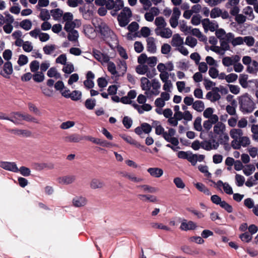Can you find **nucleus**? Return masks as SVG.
I'll return each instance as SVG.
<instances>
[{
  "label": "nucleus",
  "instance_id": "obj_46",
  "mask_svg": "<svg viewBox=\"0 0 258 258\" xmlns=\"http://www.w3.org/2000/svg\"><path fill=\"white\" fill-rule=\"evenodd\" d=\"M255 168L253 165H247L243 170L244 174L246 176H249L255 171Z\"/></svg>",
  "mask_w": 258,
  "mask_h": 258
},
{
  "label": "nucleus",
  "instance_id": "obj_54",
  "mask_svg": "<svg viewBox=\"0 0 258 258\" xmlns=\"http://www.w3.org/2000/svg\"><path fill=\"white\" fill-rule=\"evenodd\" d=\"M117 68L122 74H124L127 70V65L125 61L119 60L117 62Z\"/></svg>",
  "mask_w": 258,
  "mask_h": 258
},
{
  "label": "nucleus",
  "instance_id": "obj_18",
  "mask_svg": "<svg viewBox=\"0 0 258 258\" xmlns=\"http://www.w3.org/2000/svg\"><path fill=\"white\" fill-rule=\"evenodd\" d=\"M87 204V199L82 196H75L72 200L73 205L77 208L83 207Z\"/></svg>",
  "mask_w": 258,
  "mask_h": 258
},
{
  "label": "nucleus",
  "instance_id": "obj_26",
  "mask_svg": "<svg viewBox=\"0 0 258 258\" xmlns=\"http://www.w3.org/2000/svg\"><path fill=\"white\" fill-rule=\"evenodd\" d=\"M147 171L151 176L155 178H159L163 174V170L158 167L149 168Z\"/></svg>",
  "mask_w": 258,
  "mask_h": 258
},
{
  "label": "nucleus",
  "instance_id": "obj_3",
  "mask_svg": "<svg viewBox=\"0 0 258 258\" xmlns=\"http://www.w3.org/2000/svg\"><path fill=\"white\" fill-rule=\"evenodd\" d=\"M95 28L105 40L109 37L112 39L116 37L108 26L101 20L98 22V25L95 26Z\"/></svg>",
  "mask_w": 258,
  "mask_h": 258
},
{
  "label": "nucleus",
  "instance_id": "obj_13",
  "mask_svg": "<svg viewBox=\"0 0 258 258\" xmlns=\"http://www.w3.org/2000/svg\"><path fill=\"white\" fill-rule=\"evenodd\" d=\"M0 167L9 171L18 172V168L16 163L14 162L0 161Z\"/></svg>",
  "mask_w": 258,
  "mask_h": 258
},
{
  "label": "nucleus",
  "instance_id": "obj_50",
  "mask_svg": "<svg viewBox=\"0 0 258 258\" xmlns=\"http://www.w3.org/2000/svg\"><path fill=\"white\" fill-rule=\"evenodd\" d=\"M185 43L191 48H194L197 44V39L191 36H187L186 38Z\"/></svg>",
  "mask_w": 258,
  "mask_h": 258
},
{
  "label": "nucleus",
  "instance_id": "obj_64",
  "mask_svg": "<svg viewBox=\"0 0 258 258\" xmlns=\"http://www.w3.org/2000/svg\"><path fill=\"white\" fill-rule=\"evenodd\" d=\"M220 207L224 209L228 213H231L233 212V207L225 201H223L220 205Z\"/></svg>",
  "mask_w": 258,
  "mask_h": 258
},
{
  "label": "nucleus",
  "instance_id": "obj_41",
  "mask_svg": "<svg viewBox=\"0 0 258 258\" xmlns=\"http://www.w3.org/2000/svg\"><path fill=\"white\" fill-rule=\"evenodd\" d=\"M154 23L155 25L157 26L156 29H160L163 27H165L167 25V23L163 17H156Z\"/></svg>",
  "mask_w": 258,
  "mask_h": 258
},
{
  "label": "nucleus",
  "instance_id": "obj_12",
  "mask_svg": "<svg viewBox=\"0 0 258 258\" xmlns=\"http://www.w3.org/2000/svg\"><path fill=\"white\" fill-rule=\"evenodd\" d=\"M231 138L233 139L231 143V147L236 144L237 141L243 136V133L241 129L234 128L229 132Z\"/></svg>",
  "mask_w": 258,
  "mask_h": 258
},
{
  "label": "nucleus",
  "instance_id": "obj_51",
  "mask_svg": "<svg viewBox=\"0 0 258 258\" xmlns=\"http://www.w3.org/2000/svg\"><path fill=\"white\" fill-rule=\"evenodd\" d=\"M33 80L37 83L42 82L44 79V75L41 72H37L33 75Z\"/></svg>",
  "mask_w": 258,
  "mask_h": 258
},
{
  "label": "nucleus",
  "instance_id": "obj_4",
  "mask_svg": "<svg viewBox=\"0 0 258 258\" xmlns=\"http://www.w3.org/2000/svg\"><path fill=\"white\" fill-rule=\"evenodd\" d=\"M124 6L123 0H107L106 2V7L110 10V14L112 16H116L119 10L122 9Z\"/></svg>",
  "mask_w": 258,
  "mask_h": 258
},
{
  "label": "nucleus",
  "instance_id": "obj_47",
  "mask_svg": "<svg viewBox=\"0 0 258 258\" xmlns=\"http://www.w3.org/2000/svg\"><path fill=\"white\" fill-rule=\"evenodd\" d=\"M39 17L42 21H47L50 18V16L48 10L43 9L41 10Z\"/></svg>",
  "mask_w": 258,
  "mask_h": 258
},
{
  "label": "nucleus",
  "instance_id": "obj_19",
  "mask_svg": "<svg viewBox=\"0 0 258 258\" xmlns=\"http://www.w3.org/2000/svg\"><path fill=\"white\" fill-rule=\"evenodd\" d=\"M155 32L157 35L165 38H169L172 35L171 29L169 28H166V27L160 29H155Z\"/></svg>",
  "mask_w": 258,
  "mask_h": 258
},
{
  "label": "nucleus",
  "instance_id": "obj_28",
  "mask_svg": "<svg viewBox=\"0 0 258 258\" xmlns=\"http://www.w3.org/2000/svg\"><path fill=\"white\" fill-rule=\"evenodd\" d=\"M81 25V22L78 19H75L70 22L66 23V31H68L71 30H75V28H79Z\"/></svg>",
  "mask_w": 258,
  "mask_h": 258
},
{
  "label": "nucleus",
  "instance_id": "obj_38",
  "mask_svg": "<svg viewBox=\"0 0 258 258\" xmlns=\"http://www.w3.org/2000/svg\"><path fill=\"white\" fill-rule=\"evenodd\" d=\"M82 93L81 91L75 90L71 93L66 94V98H71L74 101H78L81 99Z\"/></svg>",
  "mask_w": 258,
  "mask_h": 258
},
{
  "label": "nucleus",
  "instance_id": "obj_25",
  "mask_svg": "<svg viewBox=\"0 0 258 258\" xmlns=\"http://www.w3.org/2000/svg\"><path fill=\"white\" fill-rule=\"evenodd\" d=\"M151 82L145 77H142L141 79V87L142 90H144L145 95L147 96L149 89L151 88Z\"/></svg>",
  "mask_w": 258,
  "mask_h": 258
},
{
  "label": "nucleus",
  "instance_id": "obj_5",
  "mask_svg": "<svg viewBox=\"0 0 258 258\" xmlns=\"http://www.w3.org/2000/svg\"><path fill=\"white\" fill-rule=\"evenodd\" d=\"M132 16V12L130 8L124 7L117 16L119 25L121 27L126 26L130 22V18Z\"/></svg>",
  "mask_w": 258,
  "mask_h": 258
},
{
  "label": "nucleus",
  "instance_id": "obj_1",
  "mask_svg": "<svg viewBox=\"0 0 258 258\" xmlns=\"http://www.w3.org/2000/svg\"><path fill=\"white\" fill-rule=\"evenodd\" d=\"M213 134L219 144L224 145L225 149L227 146H229V137L226 132V126L223 123L218 122L215 124L213 127Z\"/></svg>",
  "mask_w": 258,
  "mask_h": 258
},
{
  "label": "nucleus",
  "instance_id": "obj_6",
  "mask_svg": "<svg viewBox=\"0 0 258 258\" xmlns=\"http://www.w3.org/2000/svg\"><path fill=\"white\" fill-rule=\"evenodd\" d=\"M138 62L140 64H147L150 67H154L157 62V58L156 56L148 57L145 53L141 54L138 58Z\"/></svg>",
  "mask_w": 258,
  "mask_h": 258
},
{
  "label": "nucleus",
  "instance_id": "obj_23",
  "mask_svg": "<svg viewBox=\"0 0 258 258\" xmlns=\"http://www.w3.org/2000/svg\"><path fill=\"white\" fill-rule=\"evenodd\" d=\"M147 51L152 53H155L157 50L155 39L152 37H148L147 39Z\"/></svg>",
  "mask_w": 258,
  "mask_h": 258
},
{
  "label": "nucleus",
  "instance_id": "obj_36",
  "mask_svg": "<svg viewBox=\"0 0 258 258\" xmlns=\"http://www.w3.org/2000/svg\"><path fill=\"white\" fill-rule=\"evenodd\" d=\"M196 227V224L192 221H189L187 223L182 222L180 225V228L185 231L192 230Z\"/></svg>",
  "mask_w": 258,
  "mask_h": 258
},
{
  "label": "nucleus",
  "instance_id": "obj_52",
  "mask_svg": "<svg viewBox=\"0 0 258 258\" xmlns=\"http://www.w3.org/2000/svg\"><path fill=\"white\" fill-rule=\"evenodd\" d=\"M54 88L56 90L60 91L62 96L64 97V91H63L64 85L63 82L62 81H58L54 84Z\"/></svg>",
  "mask_w": 258,
  "mask_h": 258
},
{
  "label": "nucleus",
  "instance_id": "obj_59",
  "mask_svg": "<svg viewBox=\"0 0 258 258\" xmlns=\"http://www.w3.org/2000/svg\"><path fill=\"white\" fill-rule=\"evenodd\" d=\"M239 238L243 242L248 243L251 240L252 236L248 232H246L240 235Z\"/></svg>",
  "mask_w": 258,
  "mask_h": 258
},
{
  "label": "nucleus",
  "instance_id": "obj_48",
  "mask_svg": "<svg viewBox=\"0 0 258 258\" xmlns=\"http://www.w3.org/2000/svg\"><path fill=\"white\" fill-rule=\"evenodd\" d=\"M243 44L245 43L247 46L251 47L254 45L255 39L251 36H247L243 37Z\"/></svg>",
  "mask_w": 258,
  "mask_h": 258
},
{
  "label": "nucleus",
  "instance_id": "obj_53",
  "mask_svg": "<svg viewBox=\"0 0 258 258\" xmlns=\"http://www.w3.org/2000/svg\"><path fill=\"white\" fill-rule=\"evenodd\" d=\"M11 132L16 135H22L26 137H29L31 135V132L26 130H12Z\"/></svg>",
  "mask_w": 258,
  "mask_h": 258
},
{
  "label": "nucleus",
  "instance_id": "obj_34",
  "mask_svg": "<svg viewBox=\"0 0 258 258\" xmlns=\"http://www.w3.org/2000/svg\"><path fill=\"white\" fill-rule=\"evenodd\" d=\"M246 71L249 74H256L258 71V62L256 60H252L247 66Z\"/></svg>",
  "mask_w": 258,
  "mask_h": 258
},
{
  "label": "nucleus",
  "instance_id": "obj_17",
  "mask_svg": "<svg viewBox=\"0 0 258 258\" xmlns=\"http://www.w3.org/2000/svg\"><path fill=\"white\" fill-rule=\"evenodd\" d=\"M148 10L149 11L145 14V19L148 22H152L154 20V17L159 14V10L157 7H152L150 9H149Z\"/></svg>",
  "mask_w": 258,
  "mask_h": 258
},
{
  "label": "nucleus",
  "instance_id": "obj_49",
  "mask_svg": "<svg viewBox=\"0 0 258 258\" xmlns=\"http://www.w3.org/2000/svg\"><path fill=\"white\" fill-rule=\"evenodd\" d=\"M156 125L155 127V133L157 135H162L163 136L164 133H165L164 128L159 124V122L155 121L153 122V125Z\"/></svg>",
  "mask_w": 258,
  "mask_h": 258
},
{
  "label": "nucleus",
  "instance_id": "obj_62",
  "mask_svg": "<svg viewBox=\"0 0 258 258\" xmlns=\"http://www.w3.org/2000/svg\"><path fill=\"white\" fill-rule=\"evenodd\" d=\"M18 172H20L21 174L24 176H28L31 174L30 169L25 166H22L18 168Z\"/></svg>",
  "mask_w": 258,
  "mask_h": 258
},
{
  "label": "nucleus",
  "instance_id": "obj_56",
  "mask_svg": "<svg viewBox=\"0 0 258 258\" xmlns=\"http://www.w3.org/2000/svg\"><path fill=\"white\" fill-rule=\"evenodd\" d=\"M202 118L201 117H197L194 122V126L195 130L201 132L202 131V126L201 124Z\"/></svg>",
  "mask_w": 258,
  "mask_h": 258
},
{
  "label": "nucleus",
  "instance_id": "obj_31",
  "mask_svg": "<svg viewBox=\"0 0 258 258\" xmlns=\"http://www.w3.org/2000/svg\"><path fill=\"white\" fill-rule=\"evenodd\" d=\"M16 115L19 117H22L24 120L32 122L34 123H38V120L35 117L32 116L31 115L28 114H22L19 112H15L14 113Z\"/></svg>",
  "mask_w": 258,
  "mask_h": 258
},
{
  "label": "nucleus",
  "instance_id": "obj_39",
  "mask_svg": "<svg viewBox=\"0 0 258 258\" xmlns=\"http://www.w3.org/2000/svg\"><path fill=\"white\" fill-rule=\"evenodd\" d=\"M47 75L49 78L54 77L56 79H60L61 78V75L57 71L56 68H50L47 73Z\"/></svg>",
  "mask_w": 258,
  "mask_h": 258
},
{
  "label": "nucleus",
  "instance_id": "obj_43",
  "mask_svg": "<svg viewBox=\"0 0 258 258\" xmlns=\"http://www.w3.org/2000/svg\"><path fill=\"white\" fill-rule=\"evenodd\" d=\"M32 25V22L29 19L23 20L19 23L20 27L26 31L29 30L31 28Z\"/></svg>",
  "mask_w": 258,
  "mask_h": 258
},
{
  "label": "nucleus",
  "instance_id": "obj_60",
  "mask_svg": "<svg viewBox=\"0 0 258 258\" xmlns=\"http://www.w3.org/2000/svg\"><path fill=\"white\" fill-rule=\"evenodd\" d=\"M28 62V57L24 54H21L19 56L17 63L19 66H23L27 64Z\"/></svg>",
  "mask_w": 258,
  "mask_h": 258
},
{
  "label": "nucleus",
  "instance_id": "obj_16",
  "mask_svg": "<svg viewBox=\"0 0 258 258\" xmlns=\"http://www.w3.org/2000/svg\"><path fill=\"white\" fill-rule=\"evenodd\" d=\"M218 147L219 143L215 140L202 142V148L207 151H210L213 149L216 150Z\"/></svg>",
  "mask_w": 258,
  "mask_h": 258
},
{
  "label": "nucleus",
  "instance_id": "obj_24",
  "mask_svg": "<svg viewBox=\"0 0 258 258\" xmlns=\"http://www.w3.org/2000/svg\"><path fill=\"white\" fill-rule=\"evenodd\" d=\"M183 38L179 34H175L173 35L171 41V44L173 47H175L176 48L183 45Z\"/></svg>",
  "mask_w": 258,
  "mask_h": 258
},
{
  "label": "nucleus",
  "instance_id": "obj_35",
  "mask_svg": "<svg viewBox=\"0 0 258 258\" xmlns=\"http://www.w3.org/2000/svg\"><path fill=\"white\" fill-rule=\"evenodd\" d=\"M121 137L127 143L135 145L136 147L138 148L143 147V146L137 141L134 140L131 137L129 136H127L125 135H122L121 136Z\"/></svg>",
  "mask_w": 258,
  "mask_h": 258
},
{
  "label": "nucleus",
  "instance_id": "obj_29",
  "mask_svg": "<svg viewBox=\"0 0 258 258\" xmlns=\"http://www.w3.org/2000/svg\"><path fill=\"white\" fill-rule=\"evenodd\" d=\"M67 32H68V39L72 42H75L77 43V44H75V45L79 46V42L78 41V39L79 37L78 32L76 30H71L70 31H68Z\"/></svg>",
  "mask_w": 258,
  "mask_h": 258
},
{
  "label": "nucleus",
  "instance_id": "obj_14",
  "mask_svg": "<svg viewBox=\"0 0 258 258\" xmlns=\"http://www.w3.org/2000/svg\"><path fill=\"white\" fill-rule=\"evenodd\" d=\"M218 87H213L211 91L208 92L206 96V98L212 102L218 101L221 98V95L218 92Z\"/></svg>",
  "mask_w": 258,
  "mask_h": 258
},
{
  "label": "nucleus",
  "instance_id": "obj_9",
  "mask_svg": "<svg viewBox=\"0 0 258 258\" xmlns=\"http://www.w3.org/2000/svg\"><path fill=\"white\" fill-rule=\"evenodd\" d=\"M92 53L95 58L102 64L106 63L110 60V57L107 54L102 53L100 50L93 49Z\"/></svg>",
  "mask_w": 258,
  "mask_h": 258
},
{
  "label": "nucleus",
  "instance_id": "obj_42",
  "mask_svg": "<svg viewBox=\"0 0 258 258\" xmlns=\"http://www.w3.org/2000/svg\"><path fill=\"white\" fill-rule=\"evenodd\" d=\"M3 71L5 74L7 75L12 74L13 72V65L11 61H6L4 63L3 66Z\"/></svg>",
  "mask_w": 258,
  "mask_h": 258
},
{
  "label": "nucleus",
  "instance_id": "obj_15",
  "mask_svg": "<svg viewBox=\"0 0 258 258\" xmlns=\"http://www.w3.org/2000/svg\"><path fill=\"white\" fill-rule=\"evenodd\" d=\"M250 139L247 136H242L232 147L234 149H240L241 147H247L250 144Z\"/></svg>",
  "mask_w": 258,
  "mask_h": 258
},
{
  "label": "nucleus",
  "instance_id": "obj_21",
  "mask_svg": "<svg viewBox=\"0 0 258 258\" xmlns=\"http://www.w3.org/2000/svg\"><path fill=\"white\" fill-rule=\"evenodd\" d=\"M216 185V187L220 189L221 187H223L224 192L228 195H232L233 194L232 188L227 182H223L221 180H218L217 182H213Z\"/></svg>",
  "mask_w": 258,
  "mask_h": 258
},
{
  "label": "nucleus",
  "instance_id": "obj_11",
  "mask_svg": "<svg viewBox=\"0 0 258 258\" xmlns=\"http://www.w3.org/2000/svg\"><path fill=\"white\" fill-rule=\"evenodd\" d=\"M152 131V126L147 123H143L140 126L135 129L136 134L140 136L141 138H143V133L149 134Z\"/></svg>",
  "mask_w": 258,
  "mask_h": 258
},
{
  "label": "nucleus",
  "instance_id": "obj_20",
  "mask_svg": "<svg viewBox=\"0 0 258 258\" xmlns=\"http://www.w3.org/2000/svg\"><path fill=\"white\" fill-rule=\"evenodd\" d=\"M228 41H230L233 46L243 44V37L239 36L234 37V35L231 32H229L227 36Z\"/></svg>",
  "mask_w": 258,
  "mask_h": 258
},
{
  "label": "nucleus",
  "instance_id": "obj_37",
  "mask_svg": "<svg viewBox=\"0 0 258 258\" xmlns=\"http://www.w3.org/2000/svg\"><path fill=\"white\" fill-rule=\"evenodd\" d=\"M215 34L216 37L219 39L220 41L224 39H226L228 41L227 36L228 35L229 33H226L223 29L217 28L215 31Z\"/></svg>",
  "mask_w": 258,
  "mask_h": 258
},
{
  "label": "nucleus",
  "instance_id": "obj_27",
  "mask_svg": "<svg viewBox=\"0 0 258 258\" xmlns=\"http://www.w3.org/2000/svg\"><path fill=\"white\" fill-rule=\"evenodd\" d=\"M50 13L54 20H58L62 17V23L64 22V15H63V11L58 8L51 10Z\"/></svg>",
  "mask_w": 258,
  "mask_h": 258
},
{
  "label": "nucleus",
  "instance_id": "obj_2",
  "mask_svg": "<svg viewBox=\"0 0 258 258\" xmlns=\"http://www.w3.org/2000/svg\"><path fill=\"white\" fill-rule=\"evenodd\" d=\"M239 104L241 110L244 113H251L255 108L254 102L248 94L239 97Z\"/></svg>",
  "mask_w": 258,
  "mask_h": 258
},
{
  "label": "nucleus",
  "instance_id": "obj_44",
  "mask_svg": "<svg viewBox=\"0 0 258 258\" xmlns=\"http://www.w3.org/2000/svg\"><path fill=\"white\" fill-rule=\"evenodd\" d=\"M136 72L138 74L140 75H144L147 73L149 70V67L145 64H140L136 67Z\"/></svg>",
  "mask_w": 258,
  "mask_h": 258
},
{
  "label": "nucleus",
  "instance_id": "obj_32",
  "mask_svg": "<svg viewBox=\"0 0 258 258\" xmlns=\"http://www.w3.org/2000/svg\"><path fill=\"white\" fill-rule=\"evenodd\" d=\"M105 185L104 182L100 179L94 178L90 182V186L92 189L102 188Z\"/></svg>",
  "mask_w": 258,
  "mask_h": 258
},
{
  "label": "nucleus",
  "instance_id": "obj_22",
  "mask_svg": "<svg viewBox=\"0 0 258 258\" xmlns=\"http://www.w3.org/2000/svg\"><path fill=\"white\" fill-rule=\"evenodd\" d=\"M120 174L122 177L126 178L131 181L134 182H140L143 180L142 178L136 176L134 173L127 172L126 171L120 172Z\"/></svg>",
  "mask_w": 258,
  "mask_h": 258
},
{
  "label": "nucleus",
  "instance_id": "obj_30",
  "mask_svg": "<svg viewBox=\"0 0 258 258\" xmlns=\"http://www.w3.org/2000/svg\"><path fill=\"white\" fill-rule=\"evenodd\" d=\"M142 105H140L137 104H134V107L138 110V112L140 114L144 113V111H149L152 108V106L149 104H142Z\"/></svg>",
  "mask_w": 258,
  "mask_h": 258
},
{
  "label": "nucleus",
  "instance_id": "obj_8",
  "mask_svg": "<svg viewBox=\"0 0 258 258\" xmlns=\"http://www.w3.org/2000/svg\"><path fill=\"white\" fill-rule=\"evenodd\" d=\"M202 24L206 32L209 30L214 32L218 28V24L216 21H210L208 18L203 19Z\"/></svg>",
  "mask_w": 258,
  "mask_h": 258
},
{
  "label": "nucleus",
  "instance_id": "obj_33",
  "mask_svg": "<svg viewBox=\"0 0 258 258\" xmlns=\"http://www.w3.org/2000/svg\"><path fill=\"white\" fill-rule=\"evenodd\" d=\"M242 13L246 16V19L248 20H252L254 18V15L253 12V8L250 6L245 7L243 10Z\"/></svg>",
  "mask_w": 258,
  "mask_h": 258
},
{
  "label": "nucleus",
  "instance_id": "obj_40",
  "mask_svg": "<svg viewBox=\"0 0 258 258\" xmlns=\"http://www.w3.org/2000/svg\"><path fill=\"white\" fill-rule=\"evenodd\" d=\"M192 108L198 112H202L205 108L204 103L201 100L194 101Z\"/></svg>",
  "mask_w": 258,
  "mask_h": 258
},
{
  "label": "nucleus",
  "instance_id": "obj_45",
  "mask_svg": "<svg viewBox=\"0 0 258 258\" xmlns=\"http://www.w3.org/2000/svg\"><path fill=\"white\" fill-rule=\"evenodd\" d=\"M107 63V69L108 71L113 76H116L117 75V71H116V67L115 63L112 61L106 62Z\"/></svg>",
  "mask_w": 258,
  "mask_h": 258
},
{
  "label": "nucleus",
  "instance_id": "obj_58",
  "mask_svg": "<svg viewBox=\"0 0 258 258\" xmlns=\"http://www.w3.org/2000/svg\"><path fill=\"white\" fill-rule=\"evenodd\" d=\"M221 10L218 7L212 9L210 12V17L212 19L219 17L221 14Z\"/></svg>",
  "mask_w": 258,
  "mask_h": 258
},
{
  "label": "nucleus",
  "instance_id": "obj_61",
  "mask_svg": "<svg viewBox=\"0 0 258 258\" xmlns=\"http://www.w3.org/2000/svg\"><path fill=\"white\" fill-rule=\"evenodd\" d=\"M251 131L252 133V139L255 141L258 142V125L253 124L251 127Z\"/></svg>",
  "mask_w": 258,
  "mask_h": 258
},
{
  "label": "nucleus",
  "instance_id": "obj_55",
  "mask_svg": "<svg viewBox=\"0 0 258 258\" xmlns=\"http://www.w3.org/2000/svg\"><path fill=\"white\" fill-rule=\"evenodd\" d=\"M138 196L140 200L143 201H149L151 202H156L157 201V198L153 196L139 195Z\"/></svg>",
  "mask_w": 258,
  "mask_h": 258
},
{
  "label": "nucleus",
  "instance_id": "obj_10",
  "mask_svg": "<svg viewBox=\"0 0 258 258\" xmlns=\"http://www.w3.org/2000/svg\"><path fill=\"white\" fill-rule=\"evenodd\" d=\"M151 87L149 89V93L147 96V97H151L152 96H157L160 93V89L161 87V84L159 81L156 79H153L151 81Z\"/></svg>",
  "mask_w": 258,
  "mask_h": 258
},
{
  "label": "nucleus",
  "instance_id": "obj_7",
  "mask_svg": "<svg viewBox=\"0 0 258 258\" xmlns=\"http://www.w3.org/2000/svg\"><path fill=\"white\" fill-rule=\"evenodd\" d=\"M175 130L172 128L168 130V132H165L162 136L163 138L168 142L170 143L174 146H177L179 144L178 139L174 137L175 134Z\"/></svg>",
  "mask_w": 258,
  "mask_h": 258
},
{
  "label": "nucleus",
  "instance_id": "obj_63",
  "mask_svg": "<svg viewBox=\"0 0 258 258\" xmlns=\"http://www.w3.org/2000/svg\"><path fill=\"white\" fill-rule=\"evenodd\" d=\"M173 182L176 186L178 188L183 189L185 187V185L183 180L180 177H175L173 179Z\"/></svg>",
  "mask_w": 258,
  "mask_h": 258
},
{
  "label": "nucleus",
  "instance_id": "obj_57",
  "mask_svg": "<svg viewBox=\"0 0 258 258\" xmlns=\"http://www.w3.org/2000/svg\"><path fill=\"white\" fill-rule=\"evenodd\" d=\"M66 139L71 142H79L83 140V138L79 135L74 134L69 137H66Z\"/></svg>",
  "mask_w": 258,
  "mask_h": 258
}]
</instances>
